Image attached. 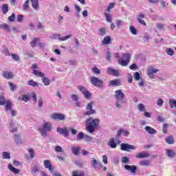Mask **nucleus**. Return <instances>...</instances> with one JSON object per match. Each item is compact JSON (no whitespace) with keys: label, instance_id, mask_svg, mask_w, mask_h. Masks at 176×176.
<instances>
[{"label":"nucleus","instance_id":"a19ab883","mask_svg":"<svg viewBox=\"0 0 176 176\" xmlns=\"http://www.w3.org/2000/svg\"><path fill=\"white\" fill-rule=\"evenodd\" d=\"M14 141L16 144H18L20 145V144H23V142L21 141V139L20 138V135H14Z\"/></svg>","mask_w":176,"mask_h":176},{"label":"nucleus","instance_id":"b1692460","mask_svg":"<svg viewBox=\"0 0 176 176\" xmlns=\"http://www.w3.org/2000/svg\"><path fill=\"white\" fill-rule=\"evenodd\" d=\"M142 19H145V15H144V14H140L138 16V22L142 25H146V23H145V21H144Z\"/></svg>","mask_w":176,"mask_h":176},{"label":"nucleus","instance_id":"58836bf2","mask_svg":"<svg viewBox=\"0 0 176 176\" xmlns=\"http://www.w3.org/2000/svg\"><path fill=\"white\" fill-rule=\"evenodd\" d=\"M111 58H112V52H111L110 51H107V53H106L107 61H108L109 63H111Z\"/></svg>","mask_w":176,"mask_h":176},{"label":"nucleus","instance_id":"0eeeda50","mask_svg":"<svg viewBox=\"0 0 176 176\" xmlns=\"http://www.w3.org/2000/svg\"><path fill=\"white\" fill-rule=\"evenodd\" d=\"M121 151H124V152H131V151H135L137 147L134 145L129 144L127 143H122L120 146Z\"/></svg>","mask_w":176,"mask_h":176},{"label":"nucleus","instance_id":"ea45409f","mask_svg":"<svg viewBox=\"0 0 176 176\" xmlns=\"http://www.w3.org/2000/svg\"><path fill=\"white\" fill-rule=\"evenodd\" d=\"M122 133H123V129H120L117 131V133L115 137L116 141H118V140H119V137L122 135Z\"/></svg>","mask_w":176,"mask_h":176},{"label":"nucleus","instance_id":"393cba45","mask_svg":"<svg viewBox=\"0 0 176 176\" xmlns=\"http://www.w3.org/2000/svg\"><path fill=\"white\" fill-rule=\"evenodd\" d=\"M165 142L166 144H168V145H173V144H174V142H175L174 138L173 137V135L167 136L165 138Z\"/></svg>","mask_w":176,"mask_h":176},{"label":"nucleus","instance_id":"6e6d98bb","mask_svg":"<svg viewBox=\"0 0 176 176\" xmlns=\"http://www.w3.org/2000/svg\"><path fill=\"white\" fill-rule=\"evenodd\" d=\"M167 129H168V124H164L162 125V131H163L164 134H167Z\"/></svg>","mask_w":176,"mask_h":176},{"label":"nucleus","instance_id":"0e129e2a","mask_svg":"<svg viewBox=\"0 0 176 176\" xmlns=\"http://www.w3.org/2000/svg\"><path fill=\"white\" fill-rule=\"evenodd\" d=\"M166 53L168 56H173L174 50H173V49H171V48H167Z\"/></svg>","mask_w":176,"mask_h":176},{"label":"nucleus","instance_id":"a18cd8bd","mask_svg":"<svg viewBox=\"0 0 176 176\" xmlns=\"http://www.w3.org/2000/svg\"><path fill=\"white\" fill-rule=\"evenodd\" d=\"M23 10H28L30 9V1L27 0L23 3Z\"/></svg>","mask_w":176,"mask_h":176},{"label":"nucleus","instance_id":"338daca9","mask_svg":"<svg viewBox=\"0 0 176 176\" xmlns=\"http://www.w3.org/2000/svg\"><path fill=\"white\" fill-rule=\"evenodd\" d=\"M71 98L73 101H78V100H79V96H78V95L76 94H72L71 95Z\"/></svg>","mask_w":176,"mask_h":176},{"label":"nucleus","instance_id":"69168bd1","mask_svg":"<svg viewBox=\"0 0 176 176\" xmlns=\"http://www.w3.org/2000/svg\"><path fill=\"white\" fill-rule=\"evenodd\" d=\"M121 162H122V163H124V164H127V163H129V157H127L126 156L122 157L121 159Z\"/></svg>","mask_w":176,"mask_h":176},{"label":"nucleus","instance_id":"20e7f679","mask_svg":"<svg viewBox=\"0 0 176 176\" xmlns=\"http://www.w3.org/2000/svg\"><path fill=\"white\" fill-rule=\"evenodd\" d=\"M90 82L96 87H99V89H104V81L100 80V78L96 76H92L90 78Z\"/></svg>","mask_w":176,"mask_h":176},{"label":"nucleus","instance_id":"79ce46f5","mask_svg":"<svg viewBox=\"0 0 176 176\" xmlns=\"http://www.w3.org/2000/svg\"><path fill=\"white\" fill-rule=\"evenodd\" d=\"M78 90H79V91H80V93H82V94H85L87 89H86V87L82 86V85H78L77 87Z\"/></svg>","mask_w":176,"mask_h":176},{"label":"nucleus","instance_id":"c85d7f7f","mask_svg":"<svg viewBox=\"0 0 176 176\" xmlns=\"http://www.w3.org/2000/svg\"><path fill=\"white\" fill-rule=\"evenodd\" d=\"M123 100L122 99H116V103H115V107L118 109H120V108H122V104H123Z\"/></svg>","mask_w":176,"mask_h":176},{"label":"nucleus","instance_id":"f8f14e48","mask_svg":"<svg viewBox=\"0 0 176 176\" xmlns=\"http://www.w3.org/2000/svg\"><path fill=\"white\" fill-rule=\"evenodd\" d=\"M57 133L60 134V135H64V137H68V131L69 129L67 127L65 128H57L56 129Z\"/></svg>","mask_w":176,"mask_h":176},{"label":"nucleus","instance_id":"5fc2aeb1","mask_svg":"<svg viewBox=\"0 0 176 176\" xmlns=\"http://www.w3.org/2000/svg\"><path fill=\"white\" fill-rule=\"evenodd\" d=\"M38 46L40 49H42L43 50H45V47H46V43L39 41Z\"/></svg>","mask_w":176,"mask_h":176},{"label":"nucleus","instance_id":"e2e57ef3","mask_svg":"<svg viewBox=\"0 0 176 176\" xmlns=\"http://www.w3.org/2000/svg\"><path fill=\"white\" fill-rule=\"evenodd\" d=\"M71 35H67L65 36H63V37H60L58 38V41H67V39H69V38H71Z\"/></svg>","mask_w":176,"mask_h":176},{"label":"nucleus","instance_id":"37998d69","mask_svg":"<svg viewBox=\"0 0 176 176\" xmlns=\"http://www.w3.org/2000/svg\"><path fill=\"white\" fill-rule=\"evenodd\" d=\"M168 103L170 108H176V100L173 99H169Z\"/></svg>","mask_w":176,"mask_h":176},{"label":"nucleus","instance_id":"a211bd4d","mask_svg":"<svg viewBox=\"0 0 176 176\" xmlns=\"http://www.w3.org/2000/svg\"><path fill=\"white\" fill-rule=\"evenodd\" d=\"M166 155L168 156V157H169V159H174V157L176 156V153L174 152V150L166 149Z\"/></svg>","mask_w":176,"mask_h":176},{"label":"nucleus","instance_id":"e433bc0d","mask_svg":"<svg viewBox=\"0 0 176 176\" xmlns=\"http://www.w3.org/2000/svg\"><path fill=\"white\" fill-rule=\"evenodd\" d=\"M19 101H24L25 102H28L30 101V97L27 95H23L22 96L19 97Z\"/></svg>","mask_w":176,"mask_h":176},{"label":"nucleus","instance_id":"473e14b6","mask_svg":"<svg viewBox=\"0 0 176 176\" xmlns=\"http://www.w3.org/2000/svg\"><path fill=\"white\" fill-rule=\"evenodd\" d=\"M109 85H111V86H120V80L114 79L113 80H110Z\"/></svg>","mask_w":176,"mask_h":176},{"label":"nucleus","instance_id":"c9c22d12","mask_svg":"<svg viewBox=\"0 0 176 176\" xmlns=\"http://www.w3.org/2000/svg\"><path fill=\"white\" fill-rule=\"evenodd\" d=\"M74 8L76 9V16L79 18L80 17V7L78 4H74Z\"/></svg>","mask_w":176,"mask_h":176},{"label":"nucleus","instance_id":"f257e3e1","mask_svg":"<svg viewBox=\"0 0 176 176\" xmlns=\"http://www.w3.org/2000/svg\"><path fill=\"white\" fill-rule=\"evenodd\" d=\"M100 120L98 118H89L85 120L86 130L90 134H93L96 131V129L100 126Z\"/></svg>","mask_w":176,"mask_h":176},{"label":"nucleus","instance_id":"423d86ee","mask_svg":"<svg viewBox=\"0 0 176 176\" xmlns=\"http://www.w3.org/2000/svg\"><path fill=\"white\" fill-rule=\"evenodd\" d=\"M32 71L34 76H37L38 78H43L45 76V74L39 70V66H38V64L36 63H33L32 65Z\"/></svg>","mask_w":176,"mask_h":176},{"label":"nucleus","instance_id":"8fccbe9b","mask_svg":"<svg viewBox=\"0 0 176 176\" xmlns=\"http://www.w3.org/2000/svg\"><path fill=\"white\" fill-rule=\"evenodd\" d=\"M82 96L87 100H90L91 98V94H90V91H86L85 94H82Z\"/></svg>","mask_w":176,"mask_h":176},{"label":"nucleus","instance_id":"49530a36","mask_svg":"<svg viewBox=\"0 0 176 176\" xmlns=\"http://www.w3.org/2000/svg\"><path fill=\"white\" fill-rule=\"evenodd\" d=\"M129 31L131 32L132 35H137V29H135V28H134V26L131 25L129 27Z\"/></svg>","mask_w":176,"mask_h":176},{"label":"nucleus","instance_id":"1a4fd4ad","mask_svg":"<svg viewBox=\"0 0 176 176\" xmlns=\"http://www.w3.org/2000/svg\"><path fill=\"white\" fill-rule=\"evenodd\" d=\"M107 74L108 75H113V76H120L122 71L120 69H115L112 67H108L107 70Z\"/></svg>","mask_w":176,"mask_h":176},{"label":"nucleus","instance_id":"6e6552de","mask_svg":"<svg viewBox=\"0 0 176 176\" xmlns=\"http://www.w3.org/2000/svg\"><path fill=\"white\" fill-rule=\"evenodd\" d=\"M12 102L10 100H7L6 103V112L9 111L10 112L12 116H16L17 115V112L16 110H14L12 109Z\"/></svg>","mask_w":176,"mask_h":176},{"label":"nucleus","instance_id":"13d9d810","mask_svg":"<svg viewBox=\"0 0 176 176\" xmlns=\"http://www.w3.org/2000/svg\"><path fill=\"white\" fill-rule=\"evenodd\" d=\"M8 85L10 87V91H14V90H16L17 87L16 85H14L13 83L10 82H8Z\"/></svg>","mask_w":176,"mask_h":176},{"label":"nucleus","instance_id":"2eb2a0df","mask_svg":"<svg viewBox=\"0 0 176 176\" xmlns=\"http://www.w3.org/2000/svg\"><path fill=\"white\" fill-rule=\"evenodd\" d=\"M115 98L116 100H123L124 98V93L122 90L118 89L115 91Z\"/></svg>","mask_w":176,"mask_h":176},{"label":"nucleus","instance_id":"9d476101","mask_svg":"<svg viewBox=\"0 0 176 176\" xmlns=\"http://www.w3.org/2000/svg\"><path fill=\"white\" fill-rule=\"evenodd\" d=\"M157 72H159V69L155 68L153 66L147 69V75L150 79H155V75L153 74H157Z\"/></svg>","mask_w":176,"mask_h":176},{"label":"nucleus","instance_id":"a878e982","mask_svg":"<svg viewBox=\"0 0 176 176\" xmlns=\"http://www.w3.org/2000/svg\"><path fill=\"white\" fill-rule=\"evenodd\" d=\"M30 171H31L32 175H34V176L36 175V173H39V166H38V165L33 166L32 167Z\"/></svg>","mask_w":176,"mask_h":176},{"label":"nucleus","instance_id":"052dcab7","mask_svg":"<svg viewBox=\"0 0 176 176\" xmlns=\"http://www.w3.org/2000/svg\"><path fill=\"white\" fill-rule=\"evenodd\" d=\"M5 104H6V100L5 99V97H3V96H0V105H5Z\"/></svg>","mask_w":176,"mask_h":176},{"label":"nucleus","instance_id":"f3484780","mask_svg":"<svg viewBox=\"0 0 176 176\" xmlns=\"http://www.w3.org/2000/svg\"><path fill=\"white\" fill-rule=\"evenodd\" d=\"M124 168H125L126 171H130L132 174H134V173L137 171L136 166L124 165Z\"/></svg>","mask_w":176,"mask_h":176},{"label":"nucleus","instance_id":"ddd939ff","mask_svg":"<svg viewBox=\"0 0 176 176\" xmlns=\"http://www.w3.org/2000/svg\"><path fill=\"white\" fill-rule=\"evenodd\" d=\"M44 166L45 167V168H48L50 173L54 172V168H53V166H52V162H50V160H44Z\"/></svg>","mask_w":176,"mask_h":176},{"label":"nucleus","instance_id":"bf43d9fd","mask_svg":"<svg viewBox=\"0 0 176 176\" xmlns=\"http://www.w3.org/2000/svg\"><path fill=\"white\" fill-rule=\"evenodd\" d=\"M14 20H16V14L13 13L10 16L8 17V21H10V23H12L14 21Z\"/></svg>","mask_w":176,"mask_h":176},{"label":"nucleus","instance_id":"3c124183","mask_svg":"<svg viewBox=\"0 0 176 176\" xmlns=\"http://www.w3.org/2000/svg\"><path fill=\"white\" fill-rule=\"evenodd\" d=\"M28 153L30 154V159H34L35 157V152L32 148H28Z\"/></svg>","mask_w":176,"mask_h":176},{"label":"nucleus","instance_id":"bb28decb","mask_svg":"<svg viewBox=\"0 0 176 176\" xmlns=\"http://www.w3.org/2000/svg\"><path fill=\"white\" fill-rule=\"evenodd\" d=\"M8 168L10 170V171H11V173H13L14 174H19V173H20V170L13 167L10 164H8Z\"/></svg>","mask_w":176,"mask_h":176},{"label":"nucleus","instance_id":"9b49d317","mask_svg":"<svg viewBox=\"0 0 176 176\" xmlns=\"http://www.w3.org/2000/svg\"><path fill=\"white\" fill-rule=\"evenodd\" d=\"M52 120H65V116L63 113H54L51 115Z\"/></svg>","mask_w":176,"mask_h":176},{"label":"nucleus","instance_id":"4be33fe9","mask_svg":"<svg viewBox=\"0 0 176 176\" xmlns=\"http://www.w3.org/2000/svg\"><path fill=\"white\" fill-rule=\"evenodd\" d=\"M115 140L114 138H111L108 142H107V145L108 146H110V148H112L113 149L116 148V146H118V144H116V142H115Z\"/></svg>","mask_w":176,"mask_h":176},{"label":"nucleus","instance_id":"c03bdc74","mask_svg":"<svg viewBox=\"0 0 176 176\" xmlns=\"http://www.w3.org/2000/svg\"><path fill=\"white\" fill-rule=\"evenodd\" d=\"M138 109L140 112H145V105H144L142 103L138 104Z\"/></svg>","mask_w":176,"mask_h":176},{"label":"nucleus","instance_id":"7ed1b4c3","mask_svg":"<svg viewBox=\"0 0 176 176\" xmlns=\"http://www.w3.org/2000/svg\"><path fill=\"white\" fill-rule=\"evenodd\" d=\"M52 130H53V126H52V123L50 122H45L38 128V131L43 138H46V137H47V133H50Z\"/></svg>","mask_w":176,"mask_h":176},{"label":"nucleus","instance_id":"dca6fc26","mask_svg":"<svg viewBox=\"0 0 176 176\" xmlns=\"http://www.w3.org/2000/svg\"><path fill=\"white\" fill-rule=\"evenodd\" d=\"M32 8L38 12L39 10V0H30Z\"/></svg>","mask_w":176,"mask_h":176},{"label":"nucleus","instance_id":"4468645a","mask_svg":"<svg viewBox=\"0 0 176 176\" xmlns=\"http://www.w3.org/2000/svg\"><path fill=\"white\" fill-rule=\"evenodd\" d=\"M149 156H151V154L145 151L138 153V154L135 155L136 159H145V157H149Z\"/></svg>","mask_w":176,"mask_h":176},{"label":"nucleus","instance_id":"2f4dec72","mask_svg":"<svg viewBox=\"0 0 176 176\" xmlns=\"http://www.w3.org/2000/svg\"><path fill=\"white\" fill-rule=\"evenodd\" d=\"M98 34L100 36H104V35L107 34V28H100L98 30Z\"/></svg>","mask_w":176,"mask_h":176},{"label":"nucleus","instance_id":"6ab92c4d","mask_svg":"<svg viewBox=\"0 0 176 176\" xmlns=\"http://www.w3.org/2000/svg\"><path fill=\"white\" fill-rule=\"evenodd\" d=\"M72 152L75 156H78L79 152H80V146H72Z\"/></svg>","mask_w":176,"mask_h":176},{"label":"nucleus","instance_id":"4c0bfd02","mask_svg":"<svg viewBox=\"0 0 176 176\" xmlns=\"http://www.w3.org/2000/svg\"><path fill=\"white\" fill-rule=\"evenodd\" d=\"M102 43H103V45H109V43H111V36H106L103 38Z\"/></svg>","mask_w":176,"mask_h":176},{"label":"nucleus","instance_id":"7c9ffc66","mask_svg":"<svg viewBox=\"0 0 176 176\" xmlns=\"http://www.w3.org/2000/svg\"><path fill=\"white\" fill-rule=\"evenodd\" d=\"M2 13L4 14H7L8 12H9V5L8 4H3L1 6Z\"/></svg>","mask_w":176,"mask_h":176},{"label":"nucleus","instance_id":"09e8293b","mask_svg":"<svg viewBox=\"0 0 176 176\" xmlns=\"http://www.w3.org/2000/svg\"><path fill=\"white\" fill-rule=\"evenodd\" d=\"M149 160H144L140 162V166H145L146 167H148V166H149Z\"/></svg>","mask_w":176,"mask_h":176},{"label":"nucleus","instance_id":"de8ad7c7","mask_svg":"<svg viewBox=\"0 0 176 176\" xmlns=\"http://www.w3.org/2000/svg\"><path fill=\"white\" fill-rule=\"evenodd\" d=\"M72 176H85V173L83 172L73 171Z\"/></svg>","mask_w":176,"mask_h":176},{"label":"nucleus","instance_id":"f03ea898","mask_svg":"<svg viewBox=\"0 0 176 176\" xmlns=\"http://www.w3.org/2000/svg\"><path fill=\"white\" fill-rule=\"evenodd\" d=\"M114 57L118 60V64L122 67H127L130 63V58H131V54L129 53H125L122 54V58L119 55V53H115Z\"/></svg>","mask_w":176,"mask_h":176},{"label":"nucleus","instance_id":"39448f33","mask_svg":"<svg viewBox=\"0 0 176 176\" xmlns=\"http://www.w3.org/2000/svg\"><path fill=\"white\" fill-rule=\"evenodd\" d=\"M93 105H94V102L87 103L86 106V111L84 113L85 116H91V115H96V113H97L96 109H93Z\"/></svg>","mask_w":176,"mask_h":176},{"label":"nucleus","instance_id":"aec40b11","mask_svg":"<svg viewBox=\"0 0 176 176\" xmlns=\"http://www.w3.org/2000/svg\"><path fill=\"white\" fill-rule=\"evenodd\" d=\"M14 75L12 72H9L8 71L3 72V77L5 79H13Z\"/></svg>","mask_w":176,"mask_h":176},{"label":"nucleus","instance_id":"cd10ccee","mask_svg":"<svg viewBox=\"0 0 176 176\" xmlns=\"http://www.w3.org/2000/svg\"><path fill=\"white\" fill-rule=\"evenodd\" d=\"M144 130L148 133V134H156L157 131L155 129L151 127V126H145Z\"/></svg>","mask_w":176,"mask_h":176},{"label":"nucleus","instance_id":"4d7b16f0","mask_svg":"<svg viewBox=\"0 0 176 176\" xmlns=\"http://www.w3.org/2000/svg\"><path fill=\"white\" fill-rule=\"evenodd\" d=\"M3 159H10V154L8 152H3L2 154Z\"/></svg>","mask_w":176,"mask_h":176},{"label":"nucleus","instance_id":"412c9836","mask_svg":"<svg viewBox=\"0 0 176 176\" xmlns=\"http://www.w3.org/2000/svg\"><path fill=\"white\" fill-rule=\"evenodd\" d=\"M91 167L95 168V170H97V168H98V167H97V166H100V167H102V165L98 164V161H97V160H96L94 158H92L91 160Z\"/></svg>","mask_w":176,"mask_h":176},{"label":"nucleus","instance_id":"f704fd0d","mask_svg":"<svg viewBox=\"0 0 176 176\" xmlns=\"http://www.w3.org/2000/svg\"><path fill=\"white\" fill-rule=\"evenodd\" d=\"M41 80L45 86H49V85H50V79L47 77H45V76L41 77Z\"/></svg>","mask_w":176,"mask_h":176},{"label":"nucleus","instance_id":"603ef678","mask_svg":"<svg viewBox=\"0 0 176 176\" xmlns=\"http://www.w3.org/2000/svg\"><path fill=\"white\" fill-rule=\"evenodd\" d=\"M104 16L106 17L107 23H112V16L109 15V14L107 13H104Z\"/></svg>","mask_w":176,"mask_h":176},{"label":"nucleus","instance_id":"5701e85b","mask_svg":"<svg viewBox=\"0 0 176 176\" xmlns=\"http://www.w3.org/2000/svg\"><path fill=\"white\" fill-rule=\"evenodd\" d=\"M0 30H4L5 31H7V32H10L12 31L10 26H9L8 23L0 24Z\"/></svg>","mask_w":176,"mask_h":176},{"label":"nucleus","instance_id":"72a5a7b5","mask_svg":"<svg viewBox=\"0 0 176 176\" xmlns=\"http://www.w3.org/2000/svg\"><path fill=\"white\" fill-rule=\"evenodd\" d=\"M30 43L33 48L36 47V45L39 43V38H34Z\"/></svg>","mask_w":176,"mask_h":176},{"label":"nucleus","instance_id":"680f3d73","mask_svg":"<svg viewBox=\"0 0 176 176\" xmlns=\"http://www.w3.org/2000/svg\"><path fill=\"white\" fill-rule=\"evenodd\" d=\"M37 29L39 30L40 31H42L43 30L45 29V26H43V24L41 22H38L37 23Z\"/></svg>","mask_w":176,"mask_h":176},{"label":"nucleus","instance_id":"864d4df0","mask_svg":"<svg viewBox=\"0 0 176 176\" xmlns=\"http://www.w3.org/2000/svg\"><path fill=\"white\" fill-rule=\"evenodd\" d=\"M84 137H85V133H83V132H79L77 135V141L83 140Z\"/></svg>","mask_w":176,"mask_h":176},{"label":"nucleus","instance_id":"774afa93","mask_svg":"<svg viewBox=\"0 0 176 176\" xmlns=\"http://www.w3.org/2000/svg\"><path fill=\"white\" fill-rule=\"evenodd\" d=\"M60 35L58 34H52L50 38L51 39H58V38H60Z\"/></svg>","mask_w":176,"mask_h":176},{"label":"nucleus","instance_id":"c756f323","mask_svg":"<svg viewBox=\"0 0 176 176\" xmlns=\"http://www.w3.org/2000/svg\"><path fill=\"white\" fill-rule=\"evenodd\" d=\"M28 86H32V87H39V83L34 80H30L28 81Z\"/></svg>","mask_w":176,"mask_h":176}]
</instances>
